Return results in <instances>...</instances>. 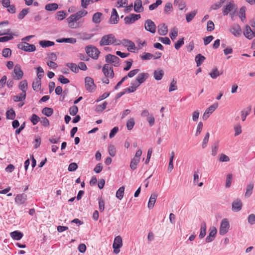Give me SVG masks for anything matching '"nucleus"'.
<instances>
[{
    "label": "nucleus",
    "mask_w": 255,
    "mask_h": 255,
    "mask_svg": "<svg viewBox=\"0 0 255 255\" xmlns=\"http://www.w3.org/2000/svg\"><path fill=\"white\" fill-rule=\"evenodd\" d=\"M121 43V41L117 40L115 36L113 34L104 35L100 41V45L101 46L109 45L112 44L119 45H120Z\"/></svg>",
    "instance_id": "nucleus-1"
},
{
    "label": "nucleus",
    "mask_w": 255,
    "mask_h": 255,
    "mask_svg": "<svg viewBox=\"0 0 255 255\" xmlns=\"http://www.w3.org/2000/svg\"><path fill=\"white\" fill-rule=\"evenodd\" d=\"M85 86L86 90L90 93L94 92L96 89L94 80L90 77H86L85 78Z\"/></svg>",
    "instance_id": "nucleus-2"
},
{
    "label": "nucleus",
    "mask_w": 255,
    "mask_h": 255,
    "mask_svg": "<svg viewBox=\"0 0 255 255\" xmlns=\"http://www.w3.org/2000/svg\"><path fill=\"white\" fill-rule=\"evenodd\" d=\"M80 19L76 14L71 15L66 20L67 21L68 26L71 28H77L80 26L77 21Z\"/></svg>",
    "instance_id": "nucleus-3"
},
{
    "label": "nucleus",
    "mask_w": 255,
    "mask_h": 255,
    "mask_svg": "<svg viewBox=\"0 0 255 255\" xmlns=\"http://www.w3.org/2000/svg\"><path fill=\"white\" fill-rule=\"evenodd\" d=\"M17 48L26 52H33L36 50V47L34 44L26 42H21L18 44Z\"/></svg>",
    "instance_id": "nucleus-4"
},
{
    "label": "nucleus",
    "mask_w": 255,
    "mask_h": 255,
    "mask_svg": "<svg viewBox=\"0 0 255 255\" xmlns=\"http://www.w3.org/2000/svg\"><path fill=\"white\" fill-rule=\"evenodd\" d=\"M105 60L107 63V64L111 63L115 67H119L120 65V59L118 57L111 54L106 56Z\"/></svg>",
    "instance_id": "nucleus-5"
},
{
    "label": "nucleus",
    "mask_w": 255,
    "mask_h": 255,
    "mask_svg": "<svg viewBox=\"0 0 255 255\" xmlns=\"http://www.w3.org/2000/svg\"><path fill=\"white\" fill-rule=\"evenodd\" d=\"M86 51L90 57L95 59H97L98 58L100 53L98 48L92 46H87Z\"/></svg>",
    "instance_id": "nucleus-6"
},
{
    "label": "nucleus",
    "mask_w": 255,
    "mask_h": 255,
    "mask_svg": "<svg viewBox=\"0 0 255 255\" xmlns=\"http://www.w3.org/2000/svg\"><path fill=\"white\" fill-rule=\"evenodd\" d=\"M102 71L107 78H113L114 77V72L112 66L109 64H105L102 68Z\"/></svg>",
    "instance_id": "nucleus-7"
},
{
    "label": "nucleus",
    "mask_w": 255,
    "mask_h": 255,
    "mask_svg": "<svg viewBox=\"0 0 255 255\" xmlns=\"http://www.w3.org/2000/svg\"><path fill=\"white\" fill-rule=\"evenodd\" d=\"M123 246V241L121 236H118L115 237L113 245V248L114 249V253L116 254L119 253L120 250V249Z\"/></svg>",
    "instance_id": "nucleus-8"
},
{
    "label": "nucleus",
    "mask_w": 255,
    "mask_h": 255,
    "mask_svg": "<svg viewBox=\"0 0 255 255\" xmlns=\"http://www.w3.org/2000/svg\"><path fill=\"white\" fill-rule=\"evenodd\" d=\"M230 225L228 220L227 219H224L221 223L219 230V233L221 235H225L228 231Z\"/></svg>",
    "instance_id": "nucleus-9"
},
{
    "label": "nucleus",
    "mask_w": 255,
    "mask_h": 255,
    "mask_svg": "<svg viewBox=\"0 0 255 255\" xmlns=\"http://www.w3.org/2000/svg\"><path fill=\"white\" fill-rule=\"evenodd\" d=\"M140 18V15L139 14H130L128 16H127L125 17V22L127 24H132L135 21L137 20Z\"/></svg>",
    "instance_id": "nucleus-10"
},
{
    "label": "nucleus",
    "mask_w": 255,
    "mask_h": 255,
    "mask_svg": "<svg viewBox=\"0 0 255 255\" xmlns=\"http://www.w3.org/2000/svg\"><path fill=\"white\" fill-rule=\"evenodd\" d=\"M145 29L152 33H154L156 31V25L151 19H147L144 23Z\"/></svg>",
    "instance_id": "nucleus-11"
},
{
    "label": "nucleus",
    "mask_w": 255,
    "mask_h": 255,
    "mask_svg": "<svg viewBox=\"0 0 255 255\" xmlns=\"http://www.w3.org/2000/svg\"><path fill=\"white\" fill-rule=\"evenodd\" d=\"M218 103H215L208 108L204 112L203 116V120H206L215 110L218 108Z\"/></svg>",
    "instance_id": "nucleus-12"
},
{
    "label": "nucleus",
    "mask_w": 255,
    "mask_h": 255,
    "mask_svg": "<svg viewBox=\"0 0 255 255\" xmlns=\"http://www.w3.org/2000/svg\"><path fill=\"white\" fill-rule=\"evenodd\" d=\"M230 31L236 37H240L242 34V29L238 24H233L231 27Z\"/></svg>",
    "instance_id": "nucleus-13"
},
{
    "label": "nucleus",
    "mask_w": 255,
    "mask_h": 255,
    "mask_svg": "<svg viewBox=\"0 0 255 255\" xmlns=\"http://www.w3.org/2000/svg\"><path fill=\"white\" fill-rule=\"evenodd\" d=\"M13 73L15 76L13 78L17 80L21 79L23 76V72L21 69L20 65L16 64L14 68Z\"/></svg>",
    "instance_id": "nucleus-14"
},
{
    "label": "nucleus",
    "mask_w": 255,
    "mask_h": 255,
    "mask_svg": "<svg viewBox=\"0 0 255 255\" xmlns=\"http://www.w3.org/2000/svg\"><path fill=\"white\" fill-rule=\"evenodd\" d=\"M119 21V16L115 8H113L111 17L109 20V23L115 24L118 23Z\"/></svg>",
    "instance_id": "nucleus-15"
},
{
    "label": "nucleus",
    "mask_w": 255,
    "mask_h": 255,
    "mask_svg": "<svg viewBox=\"0 0 255 255\" xmlns=\"http://www.w3.org/2000/svg\"><path fill=\"white\" fill-rule=\"evenodd\" d=\"M235 10L237 9V6L234 4V1H231L229 3L225 6L223 10V13L224 15H227L228 13L232 10L233 9Z\"/></svg>",
    "instance_id": "nucleus-16"
},
{
    "label": "nucleus",
    "mask_w": 255,
    "mask_h": 255,
    "mask_svg": "<svg viewBox=\"0 0 255 255\" xmlns=\"http://www.w3.org/2000/svg\"><path fill=\"white\" fill-rule=\"evenodd\" d=\"M27 200V195L24 193L17 194L15 198V202L18 205L24 204Z\"/></svg>",
    "instance_id": "nucleus-17"
},
{
    "label": "nucleus",
    "mask_w": 255,
    "mask_h": 255,
    "mask_svg": "<svg viewBox=\"0 0 255 255\" xmlns=\"http://www.w3.org/2000/svg\"><path fill=\"white\" fill-rule=\"evenodd\" d=\"M243 204L241 201L237 199L232 203V208L234 212H239L242 209Z\"/></svg>",
    "instance_id": "nucleus-18"
},
{
    "label": "nucleus",
    "mask_w": 255,
    "mask_h": 255,
    "mask_svg": "<svg viewBox=\"0 0 255 255\" xmlns=\"http://www.w3.org/2000/svg\"><path fill=\"white\" fill-rule=\"evenodd\" d=\"M134 10L136 12H141L144 10L141 0H135L134 2Z\"/></svg>",
    "instance_id": "nucleus-19"
},
{
    "label": "nucleus",
    "mask_w": 255,
    "mask_h": 255,
    "mask_svg": "<svg viewBox=\"0 0 255 255\" xmlns=\"http://www.w3.org/2000/svg\"><path fill=\"white\" fill-rule=\"evenodd\" d=\"M243 33L245 36L249 39H252L254 36V32L248 25L246 26L245 30L244 31Z\"/></svg>",
    "instance_id": "nucleus-20"
},
{
    "label": "nucleus",
    "mask_w": 255,
    "mask_h": 255,
    "mask_svg": "<svg viewBox=\"0 0 255 255\" xmlns=\"http://www.w3.org/2000/svg\"><path fill=\"white\" fill-rule=\"evenodd\" d=\"M168 32L167 26L165 24H160L158 26V33L160 35H165Z\"/></svg>",
    "instance_id": "nucleus-21"
},
{
    "label": "nucleus",
    "mask_w": 255,
    "mask_h": 255,
    "mask_svg": "<svg viewBox=\"0 0 255 255\" xmlns=\"http://www.w3.org/2000/svg\"><path fill=\"white\" fill-rule=\"evenodd\" d=\"M157 197V195L155 193L151 194L148 203V208L149 209H151L154 207V204L156 202V199Z\"/></svg>",
    "instance_id": "nucleus-22"
},
{
    "label": "nucleus",
    "mask_w": 255,
    "mask_h": 255,
    "mask_svg": "<svg viewBox=\"0 0 255 255\" xmlns=\"http://www.w3.org/2000/svg\"><path fill=\"white\" fill-rule=\"evenodd\" d=\"M148 74L145 73H139L137 76L136 80L139 84L143 83L148 77Z\"/></svg>",
    "instance_id": "nucleus-23"
},
{
    "label": "nucleus",
    "mask_w": 255,
    "mask_h": 255,
    "mask_svg": "<svg viewBox=\"0 0 255 255\" xmlns=\"http://www.w3.org/2000/svg\"><path fill=\"white\" fill-rule=\"evenodd\" d=\"M41 79L38 78H35L32 83V88L33 90L37 91L38 90L41 89Z\"/></svg>",
    "instance_id": "nucleus-24"
},
{
    "label": "nucleus",
    "mask_w": 255,
    "mask_h": 255,
    "mask_svg": "<svg viewBox=\"0 0 255 255\" xmlns=\"http://www.w3.org/2000/svg\"><path fill=\"white\" fill-rule=\"evenodd\" d=\"M103 14L100 12L95 13L92 17V21L95 24H99L101 21V16Z\"/></svg>",
    "instance_id": "nucleus-25"
},
{
    "label": "nucleus",
    "mask_w": 255,
    "mask_h": 255,
    "mask_svg": "<svg viewBox=\"0 0 255 255\" xmlns=\"http://www.w3.org/2000/svg\"><path fill=\"white\" fill-rule=\"evenodd\" d=\"M254 184L253 183H249L246 188V192L245 194V197L246 198H249L251 196L253 193Z\"/></svg>",
    "instance_id": "nucleus-26"
},
{
    "label": "nucleus",
    "mask_w": 255,
    "mask_h": 255,
    "mask_svg": "<svg viewBox=\"0 0 255 255\" xmlns=\"http://www.w3.org/2000/svg\"><path fill=\"white\" fill-rule=\"evenodd\" d=\"M58 43H69L74 44L76 43V39L74 38L70 37V38H63L61 39H57L56 40Z\"/></svg>",
    "instance_id": "nucleus-27"
},
{
    "label": "nucleus",
    "mask_w": 255,
    "mask_h": 255,
    "mask_svg": "<svg viewBox=\"0 0 255 255\" xmlns=\"http://www.w3.org/2000/svg\"><path fill=\"white\" fill-rule=\"evenodd\" d=\"M10 235L11 237L15 240H19L23 237V234L17 231L11 232Z\"/></svg>",
    "instance_id": "nucleus-28"
},
{
    "label": "nucleus",
    "mask_w": 255,
    "mask_h": 255,
    "mask_svg": "<svg viewBox=\"0 0 255 255\" xmlns=\"http://www.w3.org/2000/svg\"><path fill=\"white\" fill-rule=\"evenodd\" d=\"M164 75V71L161 70H155L153 73V76L155 80H160Z\"/></svg>",
    "instance_id": "nucleus-29"
},
{
    "label": "nucleus",
    "mask_w": 255,
    "mask_h": 255,
    "mask_svg": "<svg viewBox=\"0 0 255 255\" xmlns=\"http://www.w3.org/2000/svg\"><path fill=\"white\" fill-rule=\"evenodd\" d=\"M58 8V5L56 3H48L45 6V9L47 11H54Z\"/></svg>",
    "instance_id": "nucleus-30"
},
{
    "label": "nucleus",
    "mask_w": 255,
    "mask_h": 255,
    "mask_svg": "<svg viewBox=\"0 0 255 255\" xmlns=\"http://www.w3.org/2000/svg\"><path fill=\"white\" fill-rule=\"evenodd\" d=\"M206 233V224L205 222H203L201 225L200 233L199 236L200 239L203 238Z\"/></svg>",
    "instance_id": "nucleus-31"
},
{
    "label": "nucleus",
    "mask_w": 255,
    "mask_h": 255,
    "mask_svg": "<svg viewBox=\"0 0 255 255\" xmlns=\"http://www.w3.org/2000/svg\"><path fill=\"white\" fill-rule=\"evenodd\" d=\"M205 57L201 54H197L195 57V61L196 62L197 66L199 67L204 62Z\"/></svg>",
    "instance_id": "nucleus-32"
},
{
    "label": "nucleus",
    "mask_w": 255,
    "mask_h": 255,
    "mask_svg": "<svg viewBox=\"0 0 255 255\" xmlns=\"http://www.w3.org/2000/svg\"><path fill=\"white\" fill-rule=\"evenodd\" d=\"M125 193V187L124 186L121 187L116 192V197L119 199L122 200L124 197Z\"/></svg>",
    "instance_id": "nucleus-33"
},
{
    "label": "nucleus",
    "mask_w": 255,
    "mask_h": 255,
    "mask_svg": "<svg viewBox=\"0 0 255 255\" xmlns=\"http://www.w3.org/2000/svg\"><path fill=\"white\" fill-rule=\"evenodd\" d=\"M246 7L244 6L240 9L239 16L243 22H244L246 19Z\"/></svg>",
    "instance_id": "nucleus-34"
},
{
    "label": "nucleus",
    "mask_w": 255,
    "mask_h": 255,
    "mask_svg": "<svg viewBox=\"0 0 255 255\" xmlns=\"http://www.w3.org/2000/svg\"><path fill=\"white\" fill-rule=\"evenodd\" d=\"M174 4L177 6L180 10L183 9L186 6L185 2L183 0H175Z\"/></svg>",
    "instance_id": "nucleus-35"
},
{
    "label": "nucleus",
    "mask_w": 255,
    "mask_h": 255,
    "mask_svg": "<svg viewBox=\"0 0 255 255\" xmlns=\"http://www.w3.org/2000/svg\"><path fill=\"white\" fill-rule=\"evenodd\" d=\"M19 89L22 91V93H26L27 89V83L26 80L21 81L19 85Z\"/></svg>",
    "instance_id": "nucleus-36"
},
{
    "label": "nucleus",
    "mask_w": 255,
    "mask_h": 255,
    "mask_svg": "<svg viewBox=\"0 0 255 255\" xmlns=\"http://www.w3.org/2000/svg\"><path fill=\"white\" fill-rule=\"evenodd\" d=\"M26 98V93H21L19 95L14 96L13 100L14 102H17L25 100Z\"/></svg>",
    "instance_id": "nucleus-37"
},
{
    "label": "nucleus",
    "mask_w": 255,
    "mask_h": 255,
    "mask_svg": "<svg viewBox=\"0 0 255 255\" xmlns=\"http://www.w3.org/2000/svg\"><path fill=\"white\" fill-rule=\"evenodd\" d=\"M39 43L42 47L51 46L55 44L54 42L48 40H41L39 41Z\"/></svg>",
    "instance_id": "nucleus-38"
},
{
    "label": "nucleus",
    "mask_w": 255,
    "mask_h": 255,
    "mask_svg": "<svg viewBox=\"0 0 255 255\" xmlns=\"http://www.w3.org/2000/svg\"><path fill=\"white\" fill-rule=\"evenodd\" d=\"M66 66L69 67L70 70L74 73H76L79 71L78 67L75 63H67L66 64Z\"/></svg>",
    "instance_id": "nucleus-39"
},
{
    "label": "nucleus",
    "mask_w": 255,
    "mask_h": 255,
    "mask_svg": "<svg viewBox=\"0 0 255 255\" xmlns=\"http://www.w3.org/2000/svg\"><path fill=\"white\" fill-rule=\"evenodd\" d=\"M6 117L7 119L14 120L15 118V113L14 111L12 109L8 110L6 112Z\"/></svg>",
    "instance_id": "nucleus-40"
},
{
    "label": "nucleus",
    "mask_w": 255,
    "mask_h": 255,
    "mask_svg": "<svg viewBox=\"0 0 255 255\" xmlns=\"http://www.w3.org/2000/svg\"><path fill=\"white\" fill-rule=\"evenodd\" d=\"M139 161H140V160L139 159L135 158L133 157L130 161V168L132 170H135L136 168L137 165L138 163L139 162Z\"/></svg>",
    "instance_id": "nucleus-41"
},
{
    "label": "nucleus",
    "mask_w": 255,
    "mask_h": 255,
    "mask_svg": "<svg viewBox=\"0 0 255 255\" xmlns=\"http://www.w3.org/2000/svg\"><path fill=\"white\" fill-rule=\"evenodd\" d=\"M53 113V110L51 108L45 107L42 110V113L47 117L51 116Z\"/></svg>",
    "instance_id": "nucleus-42"
},
{
    "label": "nucleus",
    "mask_w": 255,
    "mask_h": 255,
    "mask_svg": "<svg viewBox=\"0 0 255 255\" xmlns=\"http://www.w3.org/2000/svg\"><path fill=\"white\" fill-rule=\"evenodd\" d=\"M221 74L220 73L219 71H218L217 68L213 69L211 72L209 73L210 76L213 79L217 78V77L220 76Z\"/></svg>",
    "instance_id": "nucleus-43"
},
{
    "label": "nucleus",
    "mask_w": 255,
    "mask_h": 255,
    "mask_svg": "<svg viewBox=\"0 0 255 255\" xmlns=\"http://www.w3.org/2000/svg\"><path fill=\"white\" fill-rule=\"evenodd\" d=\"M56 14V18L59 20H63L66 16V13L63 10L57 11Z\"/></svg>",
    "instance_id": "nucleus-44"
},
{
    "label": "nucleus",
    "mask_w": 255,
    "mask_h": 255,
    "mask_svg": "<svg viewBox=\"0 0 255 255\" xmlns=\"http://www.w3.org/2000/svg\"><path fill=\"white\" fill-rule=\"evenodd\" d=\"M197 13V10H193V11L188 13L186 15V19L188 22H190L195 16Z\"/></svg>",
    "instance_id": "nucleus-45"
},
{
    "label": "nucleus",
    "mask_w": 255,
    "mask_h": 255,
    "mask_svg": "<svg viewBox=\"0 0 255 255\" xmlns=\"http://www.w3.org/2000/svg\"><path fill=\"white\" fill-rule=\"evenodd\" d=\"M107 105V102H104L102 104L97 105L95 109V111L98 113L102 112L106 108Z\"/></svg>",
    "instance_id": "nucleus-46"
},
{
    "label": "nucleus",
    "mask_w": 255,
    "mask_h": 255,
    "mask_svg": "<svg viewBox=\"0 0 255 255\" xmlns=\"http://www.w3.org/2000/svg\"><path fill=\"white\" fill-rule=\"evenodd\" d=\"M135 125V122L133 118H130L127 122V128L128 130H130L132 129Z\"/></svg>",
    "instance_id": "nucleus-47"
},
{
    "label": "nucleus",
    "mask_w": 255,
    "mask_h": 255,
    "mask_svg": "<svg viewBox=\"0 0 255 255\" xmlns=\"http://www.w3.org/2000/svg\"><path fill=\"white\" fill-rule=\"evenodd\" d=\"M251 111V108L249 107L248 109L244 110L241 112V116L243 121H245L247 116L249 115Z\"/></svg>",
    "instance_id": "nucleus-48"
},
{
    "label": "nucleus",
    "mask_w": 255,
    "mask_h": 255,
    "mask_svg": "<svg viewBox=\"0 0 255 255\" xmlns=\"http://www.w3.org/2000/svg\"><path fill=\"white\" fill-rule=\"evenodd\" d=\"M153 57V54L148 52H144L143 53V54L141 56H140L141 59L143 60H150Z\"/></svg>",
    "instance_id": "nucleus-49"
},
{
    "label": "nucleus",
    "mask_w": 255,
    "mask_h": 255,
    "mask_svg": "<svg viewBox=\"0 0 255 255\" xmlns=\"http://www.w3.org/2000/svg\"><path fill=\"white\" fill-rule=\"evenodd\" d=\"M2 56L5 58H8L11 56V50L10 48H5L2 50Z\"/></svg>",
    "instance_id": "nucleus-50"
},
{
    "label": "nucleus",
    "mask_w": 255,
    "mask_h": 255,
    "mask_svg": "<svg viewBox=\"0 0 255 255\" xmlns=\"http://www.w3.org/2000/svg\"><path fill=\"white\" fill-rule=\"evenodd\" d=\"M30 120L33 125H36L40 120L39 117L36 114H32L30 118Z\"/></svg>",
    "instance_id": "nucleus-51"
},
{
    "label": "nucleus",
    "mask_w": 255,
    "mask_h": 255,
    "mask_svg": "<svg viewBox=\"0 0 255 255\" xmlns=\"http://www.w3.org/2000/svg\"><path fill=\"white\" fill-rule=\"evenodd\" d=\"M37 71V76L38 78L41 79L44 74L43 69L40 66H39L35 68Z\"/></svg>",
    "instance_id": "nucleus-52"
},
{
    "label": "nucleus",
    "mask_w": 255,
    "mask_h": 255,
    "mask_svg": "<svg viewBox=\"0 0 255 255\" xmlns=\"http://www.w3.org/2000/svg\"><path fill=\"white\" fill-rule=\"evenodd\" d=\"M219 148V143L217 142L212 146V155L215 156L217 154V151Z\"/></svg>",
    "instance_id": "nucleus-53"
},
{
    "label": "nucleus",
    "mask_w": 255,
    "mask_h": 255,
    "mask_svg": "<svg viewBox=\"0 0 255 255\" xmlns=\"http://www.w3.org/2000/svg\"><path fill=\"white\" fill-rule=\"evenodd\" d=\"M177 89V87L176 86V81L174 79H173L170 84L169 91L172 92L176 90Z\"/></svg>",
    "instance_id": "nucleus-54"
},
{
    "label": "nucleus",
    "mask_w": 255,
    "mask_h": 255,
    "mask_svg": "<svg viewBox=\"0 0 255 255\" xmlns=\"http://www.w3.org/2000/svg\"><path fill=\"white\" fill-rule=\"evenodd\" d=\"M28 12V8L23 9L18 14L17 17L19 19H22Z\"/></svg>",
    "instance_id": "nucleus-55"
},
{
    "label": "nucleus",
    "mask_w": 255,
    "mask_h": 255,
    "mask_svg": "<svg viewBox=\"0 0 255 255\" xmlns=\"http://www.w3.org/2000/svg\"><path fill=\"white\" fill-rule=\"evenodd\" d=\"M93 2H94V0H81V6L86 8L91 3Z\"/></svg>",
    "instance_id": "nucleus-56"
},
{
    "label": "nucleus",
    "mask_w": 255,
    "mask_h": 255,
    "mask_svg": "<svg viewBox=\"0 0 255 255\" xmlns=\"http://www.w3.org/2000/svg\"><path fill=\"white\" fill-rule=\"evenodd\" d=\"M172 9V4L170 2H167L166 3L164 7V12L166 13H169Z\"/></svg>",
    "instance_id": "nucleus-57"
},
{
    "label": "nucleus",
    "mask_w": 255,
    "mask_h": 255,
    "mask_svg": "<svg viewBox=\"0 0 255 255\" xmlns=\"http://www.w3.org/2000/svg\"><path fill=\"white\" fill-rule=\"evenodd\" d=\"M232 180V174H228L227 176L226 181V187L229 188L231 186Z\"/></svg>",
    "instance_id": "nucleus-58"
},
{
    "label": "nucleus",
    "mask_w": 255,
    "mask_h": 255,
    "mask_svg": "<svg viewBox=\"0 0 255 255\" xmlns=\"http://www.w3.org/2000/svg\"><path fill=\"white\" fill-rule=\"evenodd\" d=\"M78 111V108L76 106H73L69 109V114L72 116H75Z\"/></svg>",
    "instance_id": "nucleus-59"
},
{
    "label": "nucleus",
    "mask_w": 255,
    "mask_h": 255,
    "mask_svg": "<svg viewBox=\"0 0 255 255\" xmlns=\"http://www.w3.org/2000/svg\"><path fill=\"white\" fill-rule=\"evenodd\" d=\"M13 38V34H9L8 36H5L3 37H0V42H6L9 40H11Z\"/></svg>",
    "instance_id": "nucleus-60"
},
{
    "label": "nucleus",
    "mask_w": 255,
    "mask_h": 255,
    "mask_svg": "<svg viewBox=\"0 0 255 255\" xmlns=\"http://www.w3.org/2000/svg\"><path fill=\"white\" fill-rule=\"evenodd\" d=\"M219 160L220 162H228L230 161V158L226 154L224 153H221L220 155Z\"/></svg>",
    "instance_id": "nucleus-61"
},
{
    "label": "nucleus",
    "mask_w": 255,
    "mask_h": 255,
    "mask_svg": "<svg viewBox=\"0 0 255 255\" xmlns=\"http://www.w3.org/2000/svg\"><path fill=\"white\" fill-rule=\"evenodd\" d=\"M147 122L150 127H152L155 123V119L152 114H150L146 119Z\"/></svg>",
    "instance_id": "nucleus-62"
},
{
    "label": "nucleus",
    "mask_w": 255,
    "mask_h": 255,
    "mask_svg": "<svg viewBox=\"0 0 255 255\" xmlns=\"http://www.w3.org/2000/svg\"><path fill=\"white\" fill-rule=\"evenodd\" d=\"M184 38L179 39L175 44V48L176 49L178 50L184 44Z\"/></svg>",
    "instance_id": "nucleus-63"
},
{
    "label": "nucleus",
    "mask_w": 255,
    "mask_h": 255,
    "mask_svg": "<svg viewBox=\"0 0 255 255\" xmlns=\"http://www.w3.org/2000/svg\"><path fill=\"white\" fill-rule=\"evenodd\" d=\"M248 222L252 225L255 224V215L254 214H250L248 218Z\"/></svg>",
    "instance_id": "nucleus-64"
}]
</instances>
